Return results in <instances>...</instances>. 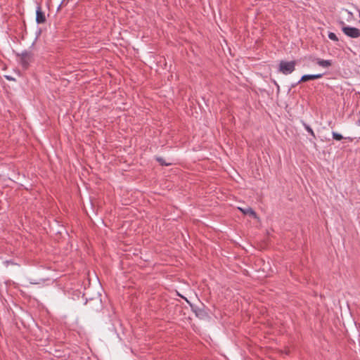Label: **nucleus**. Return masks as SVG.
<instances>
[{
	"label": "nucleus",
	"mask_w": 360,
	"mask_h": 360,
	"mask_svg": "<svg viewBox=\"0 0 360 360\" xmlns=\"http://www.w3.org/2000/svg\"><path fill=\"white\" fill-rule=\"evenodd\" d=\"M16 56L19 58V63L22 66L23 70L28 69L30 63L34 60V55L31 51H24L21 53H16Z\"/></svg>",
	"instance_id": "nucleus-1"
},
{
	"label": "nucleus",
	"mask_w": 360,
	"mask_h": 360,
	"mask_svg": "<svg viewBox=\"0 0 360 360\" xmlns=\"http://www.w3.org/2000/svg\"><path fill=\"white\" fill-rule=\"evenodd\" d=\"M339 24L342 25V30L345 34L351 38H358L360 37V30L353 27L345 26L342 20L339 21Z\"/></svg>",
	"instance_id": "nucleus-2"
},
{
	"label": "nucleus",
	"mask_w": 360,
	"mask_h": 360,
	"mask_svg": "<svg viewBox=\"0 0 360 360\" xmlns=\"http://www.w3.org/2000/svg\"><path fill=\"white\" fill-rule=\"evenodd\" d=\"M296 62L295 60L284 61L281 60L279 63V71L284 75L292 73L295 70Z\"/></svg>",
	"instance_id": "nucleus-3"
},
{
	"label": "nucleus",
	"mask_w": 360,
	"mask_h": 360,
	"mask_svg": "<svg viewBox=\"0 0 360 360\" xmlns=\"http://www.w3.org/2000/svg\"><path fill=\"white\" fill-rule=\"evenodd\" d=\"M191 310L195 313V316L200 319H206L209 317V314L205 307H198L191 305Z\"/></svg>",
	"instance_id": "nucleus-4"
},
{
	"label": "nucleus",
	"mask_w": 360,
	"mask_h": 360,
	"mask_svg": "<svg viewBox=\"0 0 360 360\" xmlns=\"http://www.w3.org/2000/svg\"><path fill=\"white\" fill-rule=\"evenodd\" d=\"M46 21V18L44 11H42L40 5L36 8V22L37 24H43Z\"/></svg>",
	"instance_id": "nucleus-5"
},
{
	"label": "nucleus",
	"mask_w": 360,
	"mask_h": 360,
	"mask_svg": "<svg viewBox=\"0 0 360 360\" xmlns=\"http://www.w3.org/2000/svg\"><path fill=\"white\" fill-rule=\"evenodd\" d=\"M239 209L245 215H248L254 219H256L257 217V213L251 207H248L245 209Z\"/></svg>",
	"instance_id": "nucleus-6"
},
{
	"label": "nucleus",
	"mask_w": 360,
	"mask_h": 360,
	"mask_svg": "<svg viewBox=\"0 0 360 360\" xmlns=\"http://www.w3.org/2000/svg\"><path fill=\"white\" fill-rule=\"evenodd\" d=\"M316 63L321 67L328 68L332 65V62L330 60H323L321 58H316Z\"/></svg>",
	"instance_id": "nucleus-7"
},
{
	"label": "nucleus",
	"mask_w": 360,
	"mask_h": 360,
	"mask_svg": "<svg viewBox=\"0 0 360 360\" xmlns=\"http://www.w3.org/2000/svg\"><path fill=\"white\" fill-rule=\"evenodd\" d=\"M314 75H302L301 79L295 84L292 85V87H295L297 84L301 83V82H305L309 80H314Z\"/></svg>",
	"instance_id": "nucleus-8"
},
{
	"label": "nucleus",
	"mask_w": 360,
	"mask_h": 360,
	"mask_svg": "<svg viewBox=\"0 0 360 360\" xmlns=\"http://www.w3.org/2000/svg\"><path fill=\"white\" fill-rule=\"evenodd\" d=\"M332 136H333V139L336 141H341V140L344 139V137L342 134H340L338 132H335V131L332 132ZM345 139H347L350 142H352L353 141L352 138H351V137H345Z\"/></svg>",
	"instance_id": "nucleus-9"
},
{
	"label": "nucleus",
	"mask_w": 360,
	"mask_h": 360,
	"mask_svg": "<svg viewBox=\"0 0 360 360\" xmlns=\"http://www.w3.org/2000/svg\"><path fill=\"white\" fill-rule=\"evenodd\" d=\"M342 12H344L346 14L345 18L347 21H351V20H354V17L352 12H350L346 9H343Z\"/></svg>",
	"instance_id": "nucleus-10"
},
{
	"label": "nucleus",
	"mask_w": 360,
	"mask_h": 360,
	"mask_svg": "<svg viewBox=\"0 0 360 360\" xmlns=\"http://www.w3.org/2000/svg\"><path fill=\"white\" fill-rule=\"evenodd\" d=\"M302 124L304 127V129L312 136V137L315 139H316V135L313 131V129L311 128L310 126H309L307 124H306L305 122H302Z\"/></svg>",
	"instance_id": "nucleus-11"
},
{
	"label": "nucleus",
	"mask_w": 360,
	"mask_h": 360,
	"mask_svg": "<svg viewBox=\"0 0 360 360\" xmlns=\"http://www.w3.org/2000/svg\"><path fill=\"white\" fill-rule=\"evenodd\" d=\"M155 160L162 166H169L172 163H167L162 157H155Z\"/></svg>",
	"instance_id": "nucleus-12"
},
{
	"label": "nucleus",
	"mask_w": 360,
	"mask_h": 360,
	"mask_svg": "<svg viewBox=\"0 0 360 360\" xmlns=\"http://www.w3.org/2000/svg\"><path fill=\"white\" fill-rule=\"evenodd\" d=\"M328 38L333 41H338V37L336 36V34L333 32H329L328 33Z\"/></svg>",
	"instance_id": "nucleus-13"
},
{
	"label": "nucleus",
	"mask_w": 360,
	"mask_h": 360,
	"mask_svg": "<svg viewBox=\"0 0 360 360\" xmlns=\"http://www.w3.org/2000/svg\"><path fill=\"white\" fill-rule=\"evenodd\" d=\"M323 74H315L314 75V76L315 77L314 79H320L323 77Z\"/></svg>",
	"instance_id": "nucleus-14"
},
{
	"label": "nucleus",
	"mask_w": 360,
	"mask_h": 360,
	"mask_svg": "<svg viewBox=\"0 0 360 360\" xmlns=\"http://www.w3.org/2000/svg\"><path fill=\"white\" fill-rule=\"evenodd\" d=\"M96 302L98 303V307L101 306V299L98 297L96 298Z\"/></svg>",
	"instance_id": "nucleus-15"
},
{
	"label": "nucleus",
	"mask_w": 360,
	"mask_h": 360,
	"mask_svg": "<svg viewBox=\"0 0 360 360\" xmlns=\"http://www.w3.org/2000/svg\"><path fill=\"white\" fill-rule=\"evenodd\" d=\"M6 79H7L8 80H13V78H12V77H10V76H6Z\"/></svg>",
	"instance_id": "nucleus-16"
}]
</instances>
